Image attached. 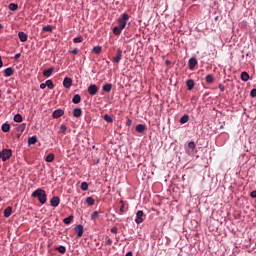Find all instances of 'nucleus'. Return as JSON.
<instances>
[{
	"label": "nucleus",
	"instance_id": "obj_41",
	"mask_svg": "<svg viewBox=\"0 0 256 256\" xmlns=\"http://www.w3.org/2000/svg\"><path fill=\"white\" fill-rule=\"evenodd\" d=\"M73 42L74 43H83V37L82 36L75 37L73 39Z\"/></svg>",
	"mask_w": 256,
	"mask_h": 256
},
{
	"label": "nucleus",
	"instance_id": "obj_59",
	"mask_svg": "<svg viewBox=\"0 0 256 256\" xmlns=\"http://www.w3.org/2000/svg\"><path fill=\"white\" fill-rule=\"evenodd\" d=\"M218 19H219V16H216V17H215V21H217Z\"/></svg>",
	"mask_w": 256,
	"mask_h": 256
},
{
	"label": "nucleus",
	"instance_id": "obj_27",
	"mask_svg": "<svg viewBox=\"0 0 256 256\" xmlns=\"http://www.w3.org/2000/svg\"><path fill=\"white\" fill-rule=\"evenodd\" d=\"M56 250L61 255H65V253H67V248L65 246H63V245H60V246L56 247Z\"/></svg>",
	"mask_w": 256,
	"mask_h": 256
},
{
	"label": "nucleus",
	"instance_id": "obj_56",
	"mask_svg": "<svg viewBox=\"0 0 256 256\" xmlns=\"http://www.w3.org/2000/svg\"><path fill=\"white\" fill-rule=\"evenodd\" d=\"M165 63H166V65H171V61H169V60H166Z\"/></svg>",
	"mask_w": 256,
	"mask_h": 256
},
{
	"label": "nucleus",
	"instance_id": "obj_53",
	"mask_svg": "<svg viewBox=\"0 0 256 256\" xmlns=\"http://www.w3.org/2000/svg\"><path fill=\"white\" fill-rule=\"evenodd\" d=\"M100 161H101V159L98 158V159H96V160L94 161V164L97 165V164L100 163Z\"/></svg>",
	"mask_w": 256,
	"mask_h": 256
},
{
	"label": "nucleus",
	"instance_id": "obj_36",
	"mask_svg": "<svg viewBox=\"0 0 256 256\" xmlns=\"http://www.w3.org/2000/svg\"><path fill=\"white\" fill-rule=\"evenodd\" d=\"M80 189H82V191H89V184L87 182H82Z\"/></svg>",
	"mask_w": 256,
	"mask_h": 256
},
{
	"label": "nucleus",
	"instance_id": "obj_55",
	"mask_svg": "<svg viewBox=\"0 0 256 256\" xmlns=\"http://www.w3.org/2000/svg\"><path fill=\"white\" fill-rule=\"evenodd\" d=\"M15 139H21V134H16Z\"/></svg>",
	"mask_w": 256,
	"mask_h": 256
},
{
	"label": "nucleus",
	"instance_id": "obj_40",
	"mask_svg": "<svg viewBox=\"0 0 256 256\" xmlns=\"http://www.w3.org/2000/svg\"><path fill=\"white\" fill-rule=\"evenodd\" d=\"M97 217H99V211H94L91 214V221H95V219H97Z\"/></svg>",
	"mask_w": 256,
	"mask_h": 256
},
{
	"label": "nucleus",
	"instance_id": "obj_42",
	"mask_svg": "<svg viewBox=\"0 0 256 256\" xmlns=\"http://www.w3.org/2000/svg\"><path fill=\"white\" fill-rule=\"evenodd\" d=\"M120 203L122 204L120 206V215H123L125 213V203L123 201H120Z\"/></svg>",
	"mask_w": 256,
	"mask_h": 256
},
{
	"label": "nucleus",
	"instance_id": "obj_14",
	"mask_svg": "<svg viewBox=\"0 0 256 256\" xmlns=\"http://www.w3.org/2000/svg\"><path fill=\"white\" fill-rule=\"evenodd\" d=\"M186 87H187L188 91H193V89L195 88V80L188 79L186 81Z\"/></svg>",
	"mask_w": 256,
	"mask_h": 256
},
{
	"label": "nucleus",
	"instance_id": "obj_24",
	"mask_svg": "<svg viewBox=\"0 0 256 256\" xmlns=\"http://www.w3.org/2000/svg\"><path fill=\"white\" fill-rule=\"evenodd\" d=\"M189 122V114H184L180 120H179V123L181 125H185V123H188Z\"/></svg>",
	"mask_w": 256,
	"mask_h": 256
},
{
	"label": "nucleus",
	"instance_id": "obj_1",
	"mask_svg": "<svg viewBox=\"0 0 256 256\" xmlns=\"http://www.w3.org/2000/svg\"><path fill=\"white\" fill-rule=\"evenodd\" d=\"M32 197L38 199L41 205H45L47 203V192L45 190L38 188L32 193Z\"/></svg>",
	"mask_w": 256,
	"mask_h": 256
},
{
	"label": "nucleus",
	"instance_id": "obj_19",
	"mask_svg": "<svg viewBox=\"0 0 256 256\" xmlns=\"http://www.w3.org/2000/svg\"><path fill=\"white\" fill-rule=\"evenodd\" d=\"M1 130L3 131V133H9V131H11V125L6 122L2 124Z\"/></svg>",
	"mask_w": 256,
	"mask_h": 256
},
{
	"label": "nucleus",
	"instance_id": "obj_10",
	"mask_svg": "<svg viewBox=\"0 0 256 256\" xmlns=\"http://www.w3.org/2000/svg\"><path fill=\"white\" fill-rule=\"evenodd\" d=\"M197 58L195 57H191L188 61V67L191 71H193V69H195V67H197Z\"/></svg>",
	"mask_w": 256,
	"mask_h": 256
},
{
	"label": "nucleus",
	"instance_id": "obj_31",
	"mask_svg": "<svg viewBox=\"0 0 256 256\" xmlns=\"http://www.w3.org/2000/svg\"><path fill=\"white\" fill-rule=\"evenodd\" d=\"M124 28H121V26H115L112 30V32L115 34V35H121V31L123 30Z\"/></svg>",
	"mask_w": 256,
	"mask_h": 256
},
{
	"label": "nucleus",
	"instance_id": "obj_35",
	"mask_svg": "<svg viewBox=\"0 0 256 256\" xmlns=\"http://www.w3.org/2000/svg\"><path fill=\"white\" fill-rule=\"evenodd\" d=\"M103 119L106 121V123H113V117H111L109 114H105Z\"/></svg>",
	"mask_w": 256,
	"mask_h": 256
},
{
	"label": "nucleus",
	"instance_id": "obj_33",
	"mask_svg": "<svg viewBox=\"0 0 256 256\" xmlns=\"http://www.w3.org/2000/svg\"><path fill=\"white\" fill-rule=\"evenodd\" d=\"M37 143V136H31L28 138V145H35Z\"/></svg>",
	"mask_w": 256,
	"mask_h": 256
},
{
	"label": "nucleus",
	"instance_id": "obj_49",
	"mask_svg": "<svg viewBox=\"0 0 256 256\" xmlns=\"http://www.w3.org/2000/svg\"><path fill=\"white\" fill-rule=\"evenodd\" d=\"M250 197L252 199H256V190H253L252 192H250Z\"/></svg>",
	"mask_w": 256,
	"mask_h": 256
},
{
	"label": "nucleus",
	"instance_id": "obj_37",
	"mask_svg": "<svg viewBox=\"0 0 256 256\" xmlns=\"http://www.w3.org/2000/svg\"><path fill=\"white\" fill-rule=\"evenodd\" d=\"M26 127H27V124L22 123L17 127V131H19L20 133H23V131H25Z\"/></svg>",
	"mask_w": 256,
	"mask_h": 256
},
{
	"label": "nucleus",
	"instance_id": "obj_2",
	"mask_svg": "<svg viewBox=\"0 0 256 256\" xmlns=\"http://www.w3.org/2000/svg\"><path fill=\"white\" fill-rule=\"evenodd\" d=\"M127 21H129V14L123 13L118 19V26L125 29L127 27Z\"/></svg>",
	"mask_w": 256,
	"mask_h": 256
},
{
	"label": "nucleus",
	"instance_id": "obj_43",
	"mask_svg": "<svg viewBox=\"0 0 256 256\" xmlns=\"http://www.w3.org/2000/svg\"><path fill=\"white\" fill-rule=\"evenodd\" d=\"M60 133H63V134L67 133V126H65V124H62L60 126Z\"/></svg>",
	"mask_w": 256,
	"mask_h": 256
},
{
	"label": "nucleus",
	"instance_id": "obj_58",
	"mask_svg": "<svg viewBox=\"0 0 256 256\" xmlns=\"http://www.w3.org/2000/svg\"><path fill=\"white\" fill-rule=\"evenodd\" d=\"M220 129H225V126L221 125V126H220Z\"/></svg>",
	"mask_w": 256,
	"mask_h": 256
},
{
	"label": "nucleus",
	"instance_id": "obj_60",
	"mask_svg": "<svg viewBox=\"0 0 256 256\" xmlns=\"http://www.w3.org/2000/svg\"><path fill=\"white\" fill-rule=\"evenodd\" d=\"M1 29H3V26H2V24H0V31H1Z\"/></svg>",
	"mask_w": 256,
	"mask_h": 256
},
{
	"label": "nucleus",
	"instance_id": "obj_28",
	"mask_svg": "<svg viewBox=\"0 0 256 256\" xmlns=\"http://www.w3.org/2000/svg\"><path fill=\"white\" fill-rule=\"evenodd\" d=\"M8 9L10 11H17V9H19V4H17V3H10L8 5Z\"/></svg>",
	"mask_w": 256,
	"mask_h": 256
},
{
	"label": "nucleus",
	"instance_id": "obj_7",
	"mask_svg": "<svg viewBox=\"0 0 256 256\" xmlns=\"http://www.w3.org/2000/svg\"><path fill=\"white\" fill-rule=\"evenodd\" d=\"M72 86H73V79L70 77H65L63 80V87H65V89H71Z\"/></svg>",
	"mask_w": 256,
	"mask_h": 256
},
{
	"label": "nucleus",
	"instance_id": "obj_26",
	"mask_svg": "<svg viewBox=\"0 0 256 256\" xmlns=\"http://www.w3.org/2000/svg\"><path fill=\"white\" fill-rule=\"evenodd\" d=\"M73 219H74V216L70 215V216L63 219V223L65 225H71V223H73Z\"/></svg>",
	"mask_w": 256,
	"mask_h": 256
},
{
	"label": "nucleus",
	"instance_id": "obj_11",
	"mask_svg": "<svg viewBox=\"0 0 256 256\" xmlns=\"http://www.w3.org/2000/svg\"><path fill=\"white\" fill-rule=\"evenodd\" d=\"M59 203H61L59 196H53L50 200L51 207H59Z\"/></svg>",
	"mask_w": 256,
	"mask_h": 256
},
{
	"label": "nucleus",
	"instance_id": "obj_18",
	"mask_svg": "<svg viewBox=\"0 0 256 256\" xmlns=\"http://www.w3.org/2000/svg\"><path fill=\"white\" fill-rule=\"evenodd\" d=\"M111 89H113V84L111 83H106L102 86V91L105 93H110Z\"/></svg>",
	"mask_w": 256,
	"mask_h": 256
},
{
	"label": "nucleus",
	"instance_id": "obj_22",
	"mask_svg": "<svg viewBox=\"0 0 256 256\" xmlns=\"http://www.w3.org/2000/svg\"><path fill=\"white\" fill-rule=\"evenodd\" d=\"M72 103H74V105H79V103H81V95L75 94L72 98Z\"/></svg>",
	"mask_w": 256,
	"mask_h": 256
},
{
	"label": "nucleus",
	"instance_id": "obj_34",
	"mask_svg": "<svg viewBox=\"0 0 256 256\" xmlns=\"http://www.w3.org/2000/svg\"><path fill=\"white\" fill-rule=\"evenodd\" d=\"M101 51H103V47H101V46H95L92 49V52L95 53L96 55H99L101 53Z\"/></svg>",
	"mask_w": 256,
	"mask_h": 256
},
{
	"label": "nucleus",
	"instance_id": "obj_3",
	"mask_svg": "<svg viewBox=\"0 0 256 256\" xmlns=\"http://www.w3.org/2000/svg\"><path fill=\"white\" fill-rule=\"evenodd\" d=\"M13 157V150L11 149H3L2 150V161L5 163V161H9Z\"/></svg>",
	"mask_w": 256,
	"mask_h": 256
},
{
	"label": "nucleus",
	"instance_id": "obj_57",
	"mask_svg": "<svg viewBox=\"0 0 256 256\" xmlns=\"http://www.w3.org/2000/svg\"><path fill=\"white\" fill-rule=\"evenodd\" d=\"M0 159H3V151H0Z\"/></svg>",
	"mask_w": 256,
	"mask_h": 256
},
{
	"label": "nucleus",
	"instance_id": "obj_32",
	"mask_svg": "<svg viewBox=\"0 0 256 256\" xmlns=\"http://www.w3.org/2000/svg\"><path fill=\"white\" fill-rule=\"evenodd\" d=\"M14 121H15V123H22L23 122V116L19 113L14 115Z\"/></svg>",
	"mask_w": 256,
	"mask_h": 256
},
{
	"label": "nucleus",
	"instance_id": "obj_48",
	"mask_svg": "<svg viewBox=\"0 0 256 256\" xmlns=\"http://www.w3.org/2000/svg\"><path fill=\"white\" fill-rule=\"evenodd\" d=\"M218 88L220 89V91L223 93V91H225V85H223L222 83H220L218 85Z\"/></svg>",
	"mask_w": 256,
	"mask_h": 256
},
{
	"label": "nucleus",
	"instance_id": "obj_21",
	"mask_svg": "<svg viewBox=\"0 0 256 256\" xmlns=\"http://www.w3.org/2000/svg\"><path fill=\"white\" fill-rule=\"evenodd\" d=\"M11 213H13V207L8 206V207L5 208V210H4V217H6V218L11 217Z\"/></svg>",
	"mask_w": 256,
	"mask_h": 256
},
{
	"label": "nucleus",
	"instance_id": "obj_52",
	"mask_svg": "<svg viewBox=\"0 0 256 256\" xmlns=\"http://www.w3.org/2000/svg\"><path fill=\"white\" fill-rule=\"evenodd\" d=\"M21 58V53H17L15 54L14 56V59L17 61V59H20Z\"/></svg>",
	"mask_w": 256,
	"mask_h": 256
},
{
	"label": "nucleus",
	"instance_id": "obj_23",
	"mask_svg": "<svg viewBox=\"0 0 256 256\" xmlns=\"http://www.w3.org/2000/svg\"><path fill=\"white\" fill-rule=\"evenodd\" d=\"M81 115H83V110H81V108H75L73 110V117L79 118Z\"/></svg>",
	"mask_w": 256,
	"mask_h": 256
},
{
	"label": "nucleus",
	"instance_id": "obj_39",
	"mask_svg": "<svg viewBox=\"0 0 256 256\" xmlns=\"http://www.w3.org/2000/svg\"><path fill=\"white\" fill-rule=\"evenodd\" d=\"M86 203H87V205L93 206V205H95V199H93V197H87Z\"/></svg>",
	"mask_w": 256,
	"mask_h": 256
},
{
	"label": "nucleus",
	"instance_id": "obj_17",
	"mask_svg": "<svg viewBox=\"0 0 256 256\" xmlns=\"http://www.w3.org/2000/svg\"><path fill=\"white\" fill-rule=\"evenodd\" d=\"M53 71H55V68L50 67V68L43 71V76L44 77H51V75H53Z\"/></svg>",
	"mask_w": 256,
	"mask_h": 256
},
{
	"label": "nucleus",
	"instance_id": "obj_45",
	"mask_svg": "<svg viewBox=\"0 0 256 256\" xmlns=\"http://www.w3.org/2000/svg\"><path fill=\"white\" fill-rule=\"evenodd\" d=\"M110 231H111V233H113L114 235H117V232H118V229H117V227H112L111 229H110Z\"/></svg>",
	"mask_w": 256,
	"mask_h": 256
},
{
	"label": "nucleus",
	"instance_id": "obj_47",
	"mask_svg": "<svg viewBox=\"0 0 256 256\" xmlns=\"http://www.w3.org/2000/svg\"><path fill=\"white\" fill-rule=\"evenodd\" d=\"M70 53H72V55H77V53H79V49L74 48L73 50H70Z\"/></svg>",
	"mask_w": 256,
	"mask_h": 256
},
{
	"label": "nucleus",
	"instance_id": "obj_30",
	"mask_svg": "<svg viewBox=\"0 0 256 256\" xmlns=\"http://www.w3.org/2000/svg\"><path fill=\"white\" fill-rule=\"evenodd\" d=\"M42 31H44L46 33H53V26H51V25L43 26Z\"/></svg>",
	"mask_w": 256,
	"mask_h": 256
},
{
	"label": "nucleus",
	"instance_id": "obj_15",
	"mask_svg": "<svg viewBox=\"0 0 256 256\" xmlns=\"http://www.w3.org/2000/svg\"><path fill=\"white\" fill-rule=\"evenodd\" d=\"M18 37L21 41V43H25L27 41V39H29V36L27 35V33L21 31L18 33Z\"/></svg>",
	"mask_w": 256,
	"mask_h": 256
},
{
	"label": "nucleus",
	"instance_id": "obj_50",
	"mask_svg": "<svg viewBox=\"0 0 256 256\" xmlns=\"http://www.w3.org/2000/svg\"><path fill=\"white\" fill-rule=\"evenodd\" d=\"M132 123H133V120L128 119V120L126 121L127 127H131V124H132Z\"/></svg>",
	"mask_w": 256,
	"mask_h": 256
},
{
	"label": "nucleus",
	"instance_id": "obj_38",
	"mask_svg": "<svg viewBox=\"0 0 256 256\" xmlns=\"http://www.w3.org/2000/svg\"><path fill=\"white\" fill-rule=\"evenodd\" d=\"M46 87H48V89H55V84H53V80H47Z\"/></svg>",
	"mask_w": 256,
	"mask_h": 256
},
{
	"label": "nucleus",
	"instance_id": "obj_8",
	"mask_svg": "<svg viewBox=\"0 0 256 256\" xmlns=\"http://www.w3.org/2000/svg\"><path fill=\"white\" fill-rule=\"evenodd\" d=\"M65 115V111L63 109H56L52 113L53 119H59V117H63Z\"/></svg>",
	"mask_w": 256,
	"mask_h": 256
},
{
	"label": "nucleus",
	"instance_id": "obj_54",
	"mask_svg": "<svg viewBox=\"0 0 256 256\" xmlns=\"http://www.w3.org/2000/svg\"><path fill=\"white\" fill-rule=\"evenodd\" d=\"M1 67H3V60H2V58L0 56V69H1Z\"/></svg>",
	"mask_w": 256,
	"mask_h": 256
},
{
	"label": "nucleus",
	"instance_id": "obj_9",
	"mask_svg": "<svg viewBox=\"0 0 256 256\" xmlns=\"http://www.w3.org/2000/svg\"><path fill=\"white\" fill-rule=\"evenodd\" d=\"M75 231H76V235L79 238L83 237V233H84V228L82 224H78L75 226Z\"/></svg>",
	"mask_w": 256,
	"mask_h": 256
},
{
	"label": "nucleus",
	"instance_id": "obj_16",
	"mask_svg": "<svg viewBox=\"0 0 256 256\" xmlns=\"http://www.w3.org/2000/svg\"><path fill=\"white\" fill-rule=\"evenodd\" d=\"M240 79L242 81H244L245 83H247V81H249V79H251V76L249 75V73L247 71H243V72H241Z\"/></svg>",
	"mask_w": 256,
	"mask_h": 256
},
{
	"label": "nucleus",
	"instance_id": "obj_12",
	"mask_svg": "<svg viewBox=\"0 0 256 256\" xmlns=\"http://www.w3.org/2000/svg\"><path fill=\"white\" fill-rule=\"evenodd\" d=\"M135 131H136V133L143 134V133H145V131H147V125H145V124H138L135 127Z\"/></svg>",
	"mask_w": 256,
	"mask_h": 256
},
{
	"label": "nucleus",
	"instance_id": "obj_13",
	"mask_svg": "<svg viewBox=\"0 0 256 256\" xmlns=\"http://www.w3.org/2000/svg\"><path fill=\"white\" fill-rule=\"evenodd\" d=\"M121 57H123V51L121 50V48H118L116 56L113 57V62L119 63L121 61Z\"/></svg>",
	"mask_w": 256,
	"mask_h": 256
},
{
	"label": "nucleus",
	"instance_id": "obj_29",
	"mask_svg": "<svg viewBox=\"0 0 256 256\" xmlns=\"http://www.w3.org/2000/svg\"><path fill=\"white\" fill-rule=\"evenodd\" d=\"M215 81V77L213 76V74H208L206 76V83H208L209 85H211V83H214Z\"/></svg>",
	"mask_w": 256,
	"mask_h": 256
},
{
	"label": "nucleus",
	"instance_id": "obj_6",
	"mask_svg": "<svg viewBox=\"0 0 256 256\" xmlns=\"http://www.w3.org/2000/svg\"><path fill=\"white\" fill-rule=\"evenodd\" d=\"M88 93L91 95V97L95 96L97 93H99V88L95 84H91L88 86Z\"/></svg>",
	"mask_w": 256,
	"mask_h": 256
},
{
	"label": "nucleus",
	"instance_id": "obj_5",
	"mask_svg": "<svg viewBox=\"0 0 256 256\" xmlns=\"http://www.w3.org/2000/svg\"><path fill=\"white\" fill-rule=\"evenodd\" d=\"M196 147L197 145L195 144V141H190L188 143V149L186 150L187 155H193Z\"/></svg>",
	"mask_w": 256,
	"mask_h": 256
},
{
	"label": "nucleus",
	"instance_id": "obj_44",
	"mask_svg": "<svg viewBox=\"0 0 256 256\" xmlns=\"http://www.w3.org/2000/svg\"><path fill=\"white\" fill-rule=\"evenodd\" d=\"M250 97H252L253 99L256 97V88H253V89L250 91Z\"/></svg>",
	"mask_w": 256,
	"mask_h": 256
},
{
	"label": "nucleus",
	"instance_id": "obj_25",
	"mask_svg": "<svg viewBox=\"0 0 256 256\" xmlns=\"http://www.w3.org/2000/svg\"><path fill=\"white\" fill-rule=\"evenodd\" d=\"M46 163H53L55 161V154L50 153L45 158Z\"/></svg>",
	"mask_w": 256,
	"mask_h": 256
},
{
	"label": "nucleus",
	"instance_id": "obj_61",
	"mask_svg": "<svg viewBox=\"0 0 256 256\" xmlns=\"http://www.w3.org/2000/svg\"><path fill=\"white\" fill-rule=\"evenodd\" d=\"M92 149H95V146H93Z\"/></svg>",
	"mask_w": 256,
	"mask_h": 256
},
{
	"label": "nucleus",
	"instance_id": "obj_4",
	"mask_svg": "<svg viewBox=\"0 0 256 256\" xmlns=\"http://www.w3.org/2000/svg\"><path fill=\"white\" fill-rule=\"evenodd\" d=\"M143 217H145V213L142 210H138L136 212L135 223L137 225H141V223H143V221H144Z\"/></svg>",
	"mask_w": 256,
	"mask_h": 256
},
{
	"label": "nucleus",
	"instance_id": "obj_51",
	"mask_svg": "<svg viewBox=\"0 0 256 256\" xmlns=\"http://www.w3.org/2000/svg\"><path fill=\"white\" fill-rule=\"evenodd\" d=\"M46 88H47L46 82L40 84V89H46Z\"/></svg>",
	"mask_w": 256,
	"mask_h": 256
},
{
	"label": "nucleus",
	"instance_id": "obj_20",
	"mask_svg": "<svg viewBox=\"0 0 256 256\" xmlns=\"http://www.w3.org/2000/svg\"><path fill=\"white\" fill-rule=\"evenodd\" d=\"M15 73V70L11 67H8L4 70V76L11 77Z\"/></svg>",
	"mask_w": 256,
	"mask_h": 256
},
{
	"label": "nucleus",
	"instance_id": "obj_46",
	"mask_svg": "<svg viewBox=\"0 0 256 256\" xmlns=\"http://www.w3.org/2000/svg\"><path fill=\"white\" fill-rule=\"evenodd\" d=\"M112 244H113V240L111 238H106L105 245H112Z\"/></svg>",
	"mask_w": 256,
	"mask_h": 256
}]
</instances>
